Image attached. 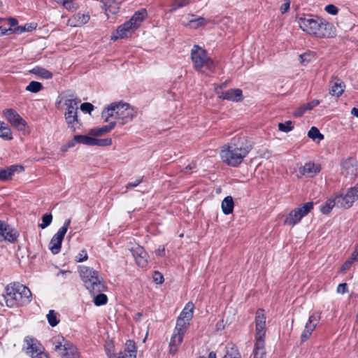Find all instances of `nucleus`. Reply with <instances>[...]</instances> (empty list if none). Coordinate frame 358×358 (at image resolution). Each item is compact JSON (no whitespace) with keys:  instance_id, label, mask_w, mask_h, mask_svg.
I'll use <instances>...</instances> for the list:
<instances>
[{"instance_id":"obj_1","label":"nucleus","mask_w":358,"mask_h":358,"mask_svg":"<svg viewBox=\"0 0 358 358\" xmlns=\"http://www.w3.org/2000/svg\"><path fill=\"white\" fill-rule=\"evenodd\" d=\"M253 148V143L246 136H236L222 146L220 156L222 162L232 167L238 166Z\"/></svg>"},{"instance_id":"obj_2","label":"nucleus","mask_w":358,"mask_h":358,"mask_svg":"<svg viewBox=\"0 0 358 358\" xmlns=\"http://www.w3.org/2000/svg\"><path fill=\"white\" fill-rule=\"evenodd\" d=\"M297 22L303 31L317 38H331L336 34L334 25L317 15H304L298 17Z\"/></svg>"},{"instance_id":"obj_3","label":"nucleus","mask_w":358,"mask_h":358,"mask_svg":"<svg viewBox=\"0 0 358 358\" xmlns=\"http://www.w3.org/2000/svg\"><path fill=\"white\" fill-rule=\"evenodd\" d=\"M136 114V112L129 103L120 101L111 103L105 108L101 113V117L104 122L113 119V121L123 125L131 121Z\"/></svg>"},{"instance_id":"obj_4","label":"nucleus","mask_w":358,"mask_h":358,"mask_svg":"<svg viewBox=\"0 0 358 358\" xmlns=\"http://www.w3.org/2000/svg\"><path fill=\"white\" fill-rule=\"evenodd\" d=\"M3 296L6 306L14 308L29 303L32 294L27 286L20 282H13L6 287Z\"/></svg>"},{"instance_id":"obj_5","label":"nucleus","mask_w":358,"mask_h":358,"mask_svg":"<svg viewBox=\"0 0 358 358\" xmlns=\"http://www.w3.org/2000/svg\"><path fill=\"white\" fill-rule=\"evenodd\" d=\"M266 316L263 309H258L255 316V343L252 352L254 358H266L265 350Z\"/></svg>"},{"instance_id":"obj_6","label":"nucleus","mask_w":358,"mask_h":358,"mask_svg":"<svg viewBox=\"0 0 358 358\" xmlns=\"http://www.w3.org/2000/svg\"><path fill=\"white\" fill-rule=\"evenodd\" d=\"M79 272L85 287L90 293L104 292L106 287L99 272L92 268L80 266Z\"/></svg>"},{"instance_id":"obj_7","label":"nucleus","mask_w":358,"mask_h":358,"mask_svg":"<svg viewBox=\"0 0 358 358\" xmlns=\"http://www.w3.org/2000/svg\"><path fill=\"white\" fill-rule=\"evenodd\" d=\"M80 101V99L76 97L73 94L66 95L64 105L66 108L64 118L68 127L73 132H75L81 126L80 120L78 117V105Z\"/></svg>"},{"instance_id":"obj_8","label":"nucleus","mask_w":358,"mask_h":358,"mask_svg":"<svg viewBox=\"0 0 358 358\" xmlns=\"http://www.w3.org/2000/svg\"><path fill=\"white\" fill-rule=\"evenodd\" d=\"M191 59L194 68L197 71H213L214 69L213 62L208 57L206 50L198 45H194L192 48Z\"/></svg>"},{"instance_id":"obj_9","label":"nucleus","mask_w":358,"mask_h":358,"mask_svg":"<svg viewBox=\"0 0 358 358\" xmlns=\"http://www.w3.org/2000/svg\"><path fill=\"white\" fill-rule=\"evenodd\" d=\"M54 350L62 358H78L77 348L62 336L55 338Z\"/></svg>"},{"instance_id":"obj_10","label":"nucleus","mask_w":358,"mask_h":358,"mask_svg":"<svg viewBox=\"0 0 358 358\" xmlns=\"http://www.w3.org/2000/svg\"><path fill=\"white\" fill-rule=\"evenodd\" d=\"M313 202L304 203L301 207L291 210L284 220V224L294 227L313 209Z\"/></svg>"},{"instance_id":"obj_11","label":"nucleus","mask_w":358,"mask_h":358,"mask_svg":"<svg viewBox=\"0 0 358 358\" xmlns=\"http://www.w3.org/2000/svg\"><path fill=\"white\" fill-rule=\"evenodd\" d=\"M71 224V219H66L62 227L52 236L49 244V249L53 255L58 254L61 250L62 243L64 236Z\"/></svg>"},{"instance_id":"obj_12","label":"nucleus","mask_w":358,"mask_h":358,"mask_svg":"<svg viewBox=\"0 0 358 358\" xmlns=\"http://www.w3.org/2000/svg\"><path fill=\"white\" fill-rule=\"evenodd\" d=\"M3 115L8 121L19 131L25 130L27 122L15 110L12 108L6 109L3 110Z\"/></svg>"},{"instance_id":"obj_13","label":"nucleus","mask_w":358,"mask_h":358,"mask_svg":"<svg viewBox=\"0 0 358 358\" xmlns=\"http://www.w3.org/2000/svg\"><path fill=\"white\" fill-rule=\"evenodd\" d=\"M320 320V314L318 313H313L309 317L308 321L306 324L305 329L301 335V342H304L310 338Z\"/></svg>"},{"instance_id":"obj_14","label":"nucleus","mask_w":358,"mask_h":358,"mask_svg":"<svg viewBox=\"0 0 358 358\" xmlns=\"http://www.w3.org/2000/svg\"><path fill=\"white\" fill-rule=\"evenodd\" d=\"M342 174L345 176L358 177V162L354 158H348L342 162Z\"/></svg>"},{"instance_id":"obj_15","label":"nucleus","mask_w":358,"mask_h":358,"mask_svg":"<svg viewBox=\"0 0 358 358\" xmlns=\"http://www.w3.org/2000/svg\"><path fill=\"white\" fill-rule=\"evenodd\" d=\"M0 235L3 240L14 243L18 237L17 233L9 225L0 220Z\"/></svg>"},{"instance_id":"obj_16","label":"nucleus","mask_w":358,"mask_h":358,"mask_svg":"<svg viewBox=\"0 0 358 358\" xmlns=\"http://www.w3.org/2000/svg\"><path fill=\"white\" fill-rule=\"evenodd\" d=\"M219 99L228 100L231 101H241L243 99L242 90L240 89H230L222 92L219 96Z\"/></svg>"},{"instance_id":"obj_17","label":"nucleus","mask_w":358,"mask_h":358,"mask_svg":"<svg viewBox=\"0 0 358 358\" xmlns=\"http://www.w3.org/2000/svg\"><path fill=\"white\" fill-rule=\"evenodd\" d=\"M131 251L139 266L144 267L147 265L148 254L142 247L137 246L136 248H133Z\"/></svg>"},{"instance_id":"obj_18","label":"nucleus","mask_w":358,"mask_h":358,"mask_svg":"<svg viewBox=\"0 0 358 358\" xmlns=\"http://www.w3.org/2000/svg\"><path fill=\"white\" fill-rule=\"evenodd\" d=\"M321 170L320 164L309 162L306 163L299 169V172L306 177L312 178L318 173Z\"/></svg>"},{"instance_id":"obj_19","label":"nucleus","mask_w":358,"mask_h":358,"mask_svg":"<svg viewBox=\"0 0 358 358\" xmlns=\"http://www.w3.org/2000/svg\"><path fill=\"white\" fill-rule=\"evenodd\" d=\"M24 167L21 165H12L0 170V180L5 181L10 179L15 172H22Z\"/></svg>"},{"instance_id":"obj_20","label":"nucleus","mask_w":358,"mask_h":358,"mask_svg":"<svg viewBox=\"0 0 358 358\" xmlns=\"http://www.w3.org/2000/svg\"><path fill=\"white\" fill-rule=\"evenodd\" d=\"M134 29H136L132 26L131 22L127 21L118 27L116 31L117 36H112V38L116 40L119 38H123L128 37Z\"/></svg>"},{"instance_id":"obj_21","label":"nucleus","mask_w":358,"mask_h":358,"mask_svg":"<svg viewBox=\"0 0 358 358\" xmlns=\"http://www.w3.org/2000/svg\"><path fill=\"white\" fill-rule=\"evenodd\" d=\"M331 90L330 94L332 96H340L344 92L345 85L344 83L338 78H334L330 82Z\"/></svg>"},{"instance_id":"obj_22","label":"nucleus","mask_w":358,"mask_h":358,"mask_svg":"<svg viewBox=\"0 0 358 358\" xmlns=\"http://www.w3.org/2000/svg\"><path fill=\"white\" fill-rule=\"evenodd\" d=\"M184 335L173 331L169 343V352L174 355L183 341Z\"/></svg>"},{"instance_id":"obj_23","label":"nucleus","mask_w":358,"mask_h":358,"mask_svg":"<svg viewBox=\"0 0 358 358\" xmlns=\"http://www.w3.org/2000/svg\"><path fill=\"white\" fill-rule=\"evenodd\" d=\"M102 8L104 9L106 15L109 17L110 14L115 15L119 11L118 3L114 0H102Z\"/></svg>"},{"instance_id":"obj_24","label":"nucleus","mask_w":358,"mask_h":358,"mask_svg":"<svg viewBox=\"0 0 358 358\" xmlns=\"http://www.w3.org/2000/svg\"><path fill=\"white\" fill-rule=\"evenodd\" d=\"M334 199L336 206L339 208H349L354 203L348 192L345 194H337Z\"/></svg>"},{"instance_id":"obj_25","label":"nucleus","mask_w":358,"mask_h":358,"mask_svg":"<svg viewBox=\"0 0 358 358\" xmlns=\"http://www.w3.org/2000/svg\"><path fill=\"white\" fill-rule=\"evenodd\" d=\"M146 16V10L145 8H141L139 10L134 13V14L129 20V22H131V24L135 29H136L137 27H138L140 24L143 21Z\"/></svg>"},{"instance_id":"obj_26","label":"nucleus","mask_w":358,"mask_h":358,"mask_svg":"<svg viewBox=\"0 0 358 358\" xmlns=\"http://www.w3.org/2000/svg\"><path fill=\"white\" fill-rule=\"evenodd\" d=\"M234 207V199L231 196H226L222 201L221 208L224 215H229L232 213Z\"/></svg>"},{"instance_id":"obj_27","label":"nucleus","mask_w":358,"mask_h":358,"mask_svg":"<svg viewBox=\"0 0 358 358\" xmlns=\"http://www.w3.org/2000/svg\"><path fill=\"white\" fill-rule=\"evenodd\" d=\"M189 326V321L182 318L178 317L176 324L173 331L175 333H180L182 335L185 334Z\"/></svg>"},{"instance_id":"obj_28","label":"nucleus","mask_w":358,"mask_h":358,"mask_svg":"<svg viewBox=\"0 0 358 358\" xmlns=\"http://www.w3.org/2000/svg\"><path fill=\"white\" fill-rule=\"evenodd\" d=\"M194 308V304L191 302H189L186 304L178 317L190 321L193 316Z\"/></svg>"},{"instance_id":"obj_29","label":"nucleus","mask_w":358,"mask_h":358,"mask_svg":"<svg viewBox=\"0 0 358 358\" xmlns=\"http://www.w3.org/2000/svg\"><path fill=\"white\" fill-rule=\"evenodd\" d=\"M25 341L27 343V353L30 354L31 356L35 355L39 351H41V349L39 348L40 344H38L34 339H25Z\"/></svg>"},{"instance_id":"obj_30","label":"nucleus","mask_w":358,"mask_h":358,"mask_svg":"<svg viewBox=\"0 0 358 358\" xmlns=\"http://www.w3.org/2000/svg\"><path fill=\"white\" fill-rule=\"evenodd\" d=\"M30 72L45 79H51L53 76L48 70L39 66L34 67L30 71Z\"/></svg>"},{"instance_id":"obj_31","label":"nucleus","mask_w":358,"mask_h":358,"mask_svg":"<svg viewBox=\"0 0 358 358\" xmlns=\"http://www.w3.org/2000/svg\"><path fill=\"white\" fill-rule=\"evenodd\" d=\"M108 122L109 123L108 124L104 125V126H103L101 127H99V128L94 129L92 131L93 134L94 135H96V136H101L103 134L109 132L112 129H113L115 126V124H116V122L115 121H113V120H111V119H110V121Z\"/></svg>"},{"instance_id":"obj_32","label":"nucleus","mask_w":358,"mask_h":358,"mask_svg":"<svg viewBox=\"0 0 358 358\" xmlns=\"http://www.w3.org/2000/svg\"><path fill=\"white\" fill-rule=\"evenodd\" d=\"M103 292H99L97 293H90L94 297V303L96 306H103L107 303L108 297L106 294L102 293Z\"/></svg>"},{"instance_id":"obj_33","label":"nucleus","mask_w":358,"mask_h":358,"mask_svg":"<svg viewBox=\"0 0 358 358\" xmlns=\"http://www.w3.org/2000/svg\"><path fill=\"white\" fill-rule=\"evenodd\" d=\"M90 18L89 13H78L73 16V20L76 21L75 26H82L87 23Z\"/></svg>"},{"instance_id":"obj_34","label":"nucleus","mask_w":358,"mask_h":358,"mask_svg":"<svg viewBox=\"0 0 358 358\" xmlns=\"http://www.w3.org/2000/svg\"><path fill=\"white\" fill-rule=\"evenodd\" d=\"M334 206H336L335 199H329L324 203L320 206V211L322 214L327 215Z\"/></svg>"},{"instance_id":"obj_35","label":"nucleus","mask_w":358,"mask_h":358,"mask_svg":"<svg viewBox=\"0 0 358 358\" xmlns=\"http://www.w3.org/2000/svg\"><path fill=\"white\" fill-rule=\"evenodd\" d=\"M36 28V23H27L24 26H17V27L13 28V33L17 34H20L25 31H31Z\"/></svg>"},{"instance_id":"obj_36","label":"nucleus","mask_w":358,"mask_h":358,"mask_svg":"<svg viewBox=\"0 0 358 358\" xmlns=\"http://www.w3.org/2000/svg\"><path fill=\"white\" fill-rule=\"evenodd\" d=\"M0 137L6 141L13 139L10 129L3 122L0 124Z\"/></svg>"},{"instance_id":"obj_37","label":"nucleus","mask_w":358,"mask_h":358,"mask_svg":"<svg viewBox=\"0 0 358 358\" xmlns=\"http://www.w3.org/2000/svg\"><path fill=\"white\" fill-rule=\"evenodd\" d=\"M208 20L204 17H199L189 20V25L191 28L197 29L199 27L207 24Z\"/></svg>"},{"instance_id":"obj_38","label":"nucleus","mask_w":358,"mask_h":358,"mask_svg":"<svg viewBox=\"0 0 358 358\" xmlns=\"http://www.w3.org/2000/svg\"><path fill=\"white\" fill-rule=\"evenodd\" d=\"M74 139L78 143L93 145L94 138L86 135H76Z\"/></svg>"},{"instance_id":"obj_39","label":"nucleus","mask_w":358,"mask_h":358,"mask_svg":"<svg viewBox=\"0 0 358 358\" xmlns=\"http://www.w3.org/2000/svg\"><path fill=\"white\" fill-rule=\"evenodd\" d=\"M43 88V85L37 81H31L29 83V84L26 87V90L33 92V93H37L42 90Z\"/></svg>"},{"instance_id":"obj_40","label":"nucleus","mask_w":358,"mask_h":358,"mask_svg":"<svg viewBox=\"0 0 358 358\" xmlns=\"http://www.w3.org/2000/svg\"><path fill=\"white\" fill-rule=\"evenodd\" d=\"M46 317L49 324L52 327L57 326L59 322V320L57 317V313L54 310H49Z\"/></svg>"},{"instance_id":"obj_41","label":"nucleus","mask_w":358,"mask_h":358,"mask_svg":"<svg viewBox=\"0 0 358 358\" xmlns=\"http://www.w3.org/2000/svg\"><path fill=\"white\" fill-rule=\"evenodd\" d=\"M308 136L313 140H322L324 138V135L322 134L320 132L319 129L315 127H312L310 128V129L308 132Z\"/></svg>"},{"instance_id":"obj_42","label":"nucleus","mask_w":358,"mask_h":358,"mask_svg":"<svg viewBox=\"0 0 358 358\" xmlns=\"http://www.w3.org/2000/svg\"><path fill=\"white\" fill-rule=\"evenodd\" d=\"M315 57L312 52H306L299 55L300 62L302 65L306 66Z\"/></svg>"},{"instance_id":"obj_43","label":"nucleus","mask_w":358,"mask_h":358,"mask_svg":"<svg viewBox=\"0 0 358 358\" xmlns=\"http://www.w3.org/2000/svg\"><path fill=\"white\" fill-rule=\"evenodd\" d=\"M52 221V215L50 213L44 214L42 217V222L38 224L41 229H45L48 227Z\"/></svg>"},{"instance_id":"obj_44","label":"nucleus","mask_w":358,"mask_h":358,"mask_svg":"<svg viewBox=\"0 0 358 358\" xmlns=\"http://www.w3.org/2000/svg\"><path fill=\"white\" fill-rule=\"evenodd\" d=\"M112 144V139L110 138H94L93 145L101 147L108 146Z\"/></svg>"},{"instance_id":"obj_45","label":"nucleus","mask_w":358,"mask_h":358,"mask_svg":"<svg viewBox=\"0 0 358 358\" xmlns=\"http://www.w3.org/2000/svg\"><path fill=\"white\" fill-rule=\"evenodd\" d=\"M294 128V126L292 124V122L290 120L286 121L284 123H279L278 124V129L280 131L287 133L290 131H292Z\"/></svg>"},{"instance_id":"obj_46","label":"nucleus","mask_w":358,"mask_h":358,"mask_svg":"<svg viewBox=\"0 0 358 358\" xmlns=\"http://www.w3.org/2000/svg\"><path fill=\"white\" fill-rule=\"evenodd\" d=\"M358 252V249H357L355 252L352 255L351 257L348 259L342 266L341 269L345 271L347 269H349L350 265L357 259L358 255H357V253Z\"/></svg>"},{"instance_id":"obj_47","label":"nucleus","mask_w":358,"mask_h":358,"mask_svg":"<svg viewBox=\"0 0 358 358\" xmlns=\"http://www.w3.org/2000/svg\"><path fill=\"white\" fill-rule=\"evenodd\" d=\"M123 352H127L129 354H136V348L135 343L133 341L129 340L126 343V348Z\"/></svg>"},{"instance_id":"obj_48","label":"nucleus","mask_w":358,"mask_h":358,"mask_svg":"<svg viewBox=\"0 0 358 358\" xmlns=\"http://www.w3.org/2000/svg\"><path fill=\"white\" fill-rule=\"evenodd\" d=\"M347 192L350 196L351 199L353 200V202L357 201L358 199V183L353 187L350 188Z\"/></svg>"},{"instance_id":"obj_49","label":"nucleus","mask_w":358,"mask_h":358,"mask_svg":"<svg viewBox=\"0 0 358 358\" xmlns=\"http://www.w3.org/2000/svg\"><path fill=\"white\" fill-rule=\"evenodd\" d=\"M94 106L91 103L88 102H85L80 105V110L90 114L94 110Z\"/></svg>"},{"instance_id":"obj_50","label":"nucleus","mask_w":358,"mask_h":358,"mask_svg":"<svg viewBox=\"0 0 358 358\" xmlns=\"http://www.w3.org/2000/svg\"><path fill=\"white\" fill-rule=\"evenodd\" d=\"M88 255L85 250H81L79 254L76 257V261L77 262H82L87 260Z\"/></svg>"},{"instance_id":"obj_51","label":"nucleus","mask_w":358,"mask_h":358,"mask_svg":"<svg viewBox=\"0 0 358 358\" xmlns=\"http://www.w3.org/2000/svg\"><path fill=\"white\" fill-rule=\"evenodd\" d=\"M325 11L331 15H336L338 12V8L334 4H329L324 8Z\"/></svg>"},{"instance_id":"obj_52","label":"nucleus","mask_w":358,"mask_h":358,"mask_svg":"<svg viewBox=\"0 0 358 358\" xmlns=\"http://www.w3.org/2000/svg\"><path fill=\"white\" fill-rule=\"evenodd\" d=\"M307 111L304 104L295 110L293 115L296 117H301Z\"/></svg>"},{"instance_id":"obj_53","label":"nucleus","mask_w":358,"mask_h":358,"mask_svg":"<svg viewBox=\"0 0 358 358\" xmlns=\"http://www.w3.org/2000/svg\"><path fill=\"white\" fill-rule=\"evenodd\" d=\"M153 279L157 284H162L164 282V277L159 271H155Z\"/></svg>"},{"instance_id":"obj_54","label":"nucleus","mask_w":358,"mask_h":358,"mask_svg":"<svg viewBox=\"0 0 358 358\" xmlns=\"http://www.w3.org/2000/svg\"><path fill=\"white\" fill-rule=\"evenodd\" d=\"M143 181V177L136 179L134 182H128L126 185L127 189H131L137 187Z\"/></svg>"},{"instance_id":"obj_55","label":"nucleus","mask_w":358,"mask_h":358,"mask_svg":"<svg viewBox=\"0 0 358 358\" xmlns=\"http://www.w3.org/2000/svg\"><path fill=\"white\" fill-rule=\"evenodd\" d=\"M320 104V101L317 99L313 100L310 102L306 103L304 104L307 110H312L314 107L318 106Z\"/></svg>"},{"instance_id":"obj_56","label":"nucleus","mask_w":358,"mask_h":358,"mask_svg":"<svg viewBox=\"0 0 358 358\" xmlns=\"http://www.w3.org/2000/svg\"><path fill=\"white\" fill-rule=\"evenodd\" d=\"M189 3L188 0H175L174 1V9L182 8L186 6Z\"/></svg>"},{"instance_id":"obj_57","label":"nucleus","mask_w":358,"mask_h":358,"mask_svg":"<svg viewBox=\"0 0 358 358\" xmlns=\"http://www.w3.org/2000/svg\"><path fill=\"white\" fill-rule=\"evenodd\" d=\"M337 292L338 293L345 294L348 292V286L346 283H341L337 287Z\"/></svg>"},{"instance_id":"obj_58","label":"nucleus","mask_w":358,"mask_h":358,"mask_svg":"<svg viewBox=\"0 0 358 358\" xmlns=\"http://www.w3.org/2000/svg\"><path fill=\"white\" fill-rule=\"evenodd\" d=\"M290 1L285 0L284 3L280 7V11L283 14L286 13L289 9Z\"/></svg>"},{"instance_id":"obj_59","label":"nucleus","mask_w":358,"mask_h":358,"mask_svg":"<svg viewBox=\"0 0 358 358\" xmlns=\"http://www.w3.org/2000/svg\"><path fill=\"white\" fill-rule=\"evenodd\" d=\"M57 3H62L64 7L68 10L71 9V1L69 0H56Z\"/></svg>"},{"instance_id":"obj_60","label":"nucleus","mask_w":358,"mask_h":358,"mask_svg":"<svg viewBox=\"0 0 358 358\" xmlns=\"http://www.w3.org/2000/svg\"><path fill=\"white\" fill-rule=\"evenodd\" d=\"M117 358H136V354H129L127 352H121Z\"/></svg>"},{"instance_id":"obj_61","label":"nucleus","mask_w":358,"mask_h":358,"mask_svg":"<svg viewBox=\"0 0 358 358\" xmlns=\"http://www.w3.org/2000/svg\"><path fill=\"white\" fill-rule=\"evenodd\" d=\"M13 33V28H3L2 27H0V36H3L4 35H6L8 34Z\"/></svg>"},{"instance_id":"obj_62","label":"nucleus","mask_w":358,"mask_h":358,"mask_svg":"<svg viewBox=\"0 0 358 358\" xmlns=\"http://www.w3.org/2000/svg\"><path fill=\"white\" fill-rule=\"evenodd\" d=\"M8 22L10 25L9 28H15L17 27V25L18 24V21L17 20V19L14 17H9L8 19Z\"/></svg>"},{"instance_id":"obj_63","label":"nucleus","mask_w":358,"mask_h":358,"mask_svg":"<svg viewBox=\"0 0 358 358\" xmlns=\"http://www.w3.org/2000/svg\"><path fill=\"white\" fill-rule=\"evenodd\" d=\"M156 255L158 257L165 256V248L164 246L159 247L155 252Z\"/></svg>"},{"instance_id":"obj_64","label":"nucleus","mask_w":358,"mask_h":358,"mask_svg":"<svg viewBox=\"0 0 358 358\" xmlns=\"http://www.w3.org/2000/svg\"><path fill=\"white\" fill-rule=\"evenodd\" d=\"M32 358H49L48 355L44 352L39 351L35 355L32 356Z\"/></svg>"}]
</instances>
